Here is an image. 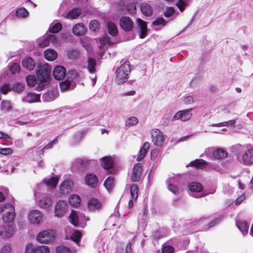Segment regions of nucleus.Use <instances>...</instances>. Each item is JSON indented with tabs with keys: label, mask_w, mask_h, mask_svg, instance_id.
<instances>
[{
	"label": "nucleus",
	"mask_w": 253,
	"mask_h": 253,
	"mask_svg": "<svg viewBox=\"0 0 253 253\" xmlns=\"http://www.w3.org/2000/svg\"><path fill=\"white\" fill-rule=\"evenodd\" d=\"M166 21L163 18L159 17L153 22L152 27L154 29L158 30L166 25Z\"/></svg>",
	"instance_id": "nucleus-33"
},
{
	"label": "nucleus",
	"mask_w": 253,
	"mask_h": 253,
	"mask_svg": "<svg viewBox=\"0 0 253 253\" xmlns=\"http://www.w3.org/2000/svg\"><path fill=\"white\" fill-rule=\"evenodd\" d=\"M26 82L28 86L33 87L37 83L36 78L34 75H29L26 77Z\"/></svg>",
	"instance_id": "nucleus-49"
},
{
	"label": "nucleus",
	"mask_w": 253,
	"mask_h": 253,
	"mask_svg": "<svg viewBox=\"0 0 253 253\" xmlns=\"http://www.w3.org/2000/svg\"><path fill=\"white\" fill-rule=\"evenodd\" d=\"M138 188L136 184H132L130 187V194L131 198L134 201L136 200L138 197Z\"/></svg>",
	"instance_id": "nucleus-43"
},
{
	"label": "nucleus",
	"mask_w": 253,
	"mask_h": 253,
	"mask_svg": "<svg viewBox=\"0 0 253 253\" xmlns=\"http://www.w3.org/2000/svg\"><path fill=\"white\" fill-rule=\"evenodd\" d=\"M192 109L184 110L178 111L172 117V121L180 120L181 121H186L189 120L192 117L191 111Z\"/></svg>",
	"instance_id": "nucleus-13"
},
{
	"label": "nucleus",
	"mask_w": 253,
	"mask_h": 253,
	"mask_svg": "<svg viewBox=\"0 0 253 253\" xmlns=\"http://www.w3.org/2000/svg\"><path fill=\"white\" fill-rule=\"evenodd\" d=\"M43 218L42 212L38 210H33L30 211L28 219L30 222L34 225L40 224Z\"/></svg>",
	"instance_id": "nucleus-11"
},
{
	"label": "nucleus",
	"mask_w": 253,
	"mask_h": 253,
	"mask_svg": "<svg viewBox=\"0 0 253 253\" xmlns=\"http://www.w3.org/2000/svg\"><path fill=\"white\" fill-rule=\"evenodd\" d=\"M188 188L192 192L198 193L202 191L203 186L200 183L192 182L189 184Z\"/></svg>",
	"instance_id": "nucleus-37"
},
{
	"label": "nucleus",
	"mask_w": 253,
	"mask_h": 253,
	"mask_svg": "<svg viewBox=\"0 0 253 253\" xmlns=\"http://www.w3.org/2000/svg\"><path fill=\"white\" fill-rule=\"evenodd\" d=\"M214 159H222L226 157L228 153L221 148L214 149Z\"/></svg>",
	"instance_id": "nucleus-34"
},
{
	"label": "nucleus",
	"mask_w": 253,
	"mask_h": 253,
	"mask_svg": "<svg viewBox=\"0 0 253 253\" xmlns=\"http://www.w3.org/2000/svg\"><path fill=\"white\" fill-rule=\"evenodd\" d=\"M175 12V10L173 7H168L164 12L165 16L169 17L171 16Z\"/></svg>",
	"instance_id": "nucleus-64"
},
{
	"label": "nucleus",
	"mask_w": 253,
	"mask_h": 253,
	"mask_svg": "<svg viewBox=\"0 0 253 253\" xmlns=\"http://www.w3.org/2000/svg\"><path fill=\"white\" fill-rule=\"evenodd\" d=\"M82 236V234L80 231L76 230L72 233L71 239L75 242L78 243L80 242Z\"/></svg>",
	"instance_id": "nucleus-52"
},
{
	"label": "nucleus",
	"mask_w": 253,
	"mask_h": 253,
	"mask_svg": "<svg viewBox=\"0 0 253 253\" xmlns=\"http://www.w3.org/2000/svg\"><path fill=\"white\" fill-rule=\"evenodd\" d=\"M55 238V232L53 230H48L41 232L36 237L37 240L41 243H48Z\"/></svg>",
	"instance_id": "nucleus-8"
},
{
	"label": "nucleus",
	"mask_w": 253,
	"mask_h": 253,
	"mask_svg": "<svg viewBox=\"0 0 253 253\" xmlns=\"http://www.w3.org/2000/svg\"><path fill=\"white\" fill-rule=\"evenodd\" d=\"M68 200L69 204L75 207H78L81 202L80 197L76 194L70 195Z\"/></svg>",
	"instance_id": "nucleus-36"
},
{
	"label": "nucleus",
	"mask_w": 253,
	"mask_h": 253,
	"mask_svg": "<svg viewBox=\"0 0 253 253\" xmlns=\"http://www.w3.org/2000/svg\"><path fill=\"white\" fill-rule=\"evenodd\" d=\"M36 246H34L33 244H28L25 248V253H36Z\"/></svg>",
	"instance_id": "nucleus-62"
},
{
	"label": "nucleus",
	"mask_w": 253,
	"mask_h": 253,
	"mask_svg": "<svg viewBox=\"0 0 253 253\" xmlns=\"http://www.w3.org/2000/svg\"><path fill=\"white\" fill-rule=\"evenodd\" d=\"M130 72L129 64L127 62L121 64L116 71V81L118 84L126 82L128 79Z\"/></svg>",
	"instance_id": "nucleus-4"
},
{
	"label": "nucleus",
	"mask_w": 253,
	"mask_h": 253,
	"mask_svg": "<svg viewBox=\"0 0 253 253\" xmlns=\"http://www.w3.org/2000/svg\"><path fill=\"white\" fill-rule=\"evenodd\" d=\"M53 75L56 80H62L66 75L65 69L62 66H57L54 68Z\"/></svg>",
	"instance_id": "nucleus-19"
},
{
	"label": "nucleus",
	"mask_w": 253,
	"mask_h": 253,
	"mask_svg": "<svg viewBox=\"0 0 253 253\" xmlns=\"http://www.w3.org/2000/svg\"><path fill=\"white\" fill-rule=\"evenodd\" d=\"M36 253H49L50 249L45 245L36 246Z\"/></svg>",
	"instance_id": "nucleus-44"
},
{
	"label": "nucleus",
	"mask_w": 253,
	"mask_h": 253,
	"mask_svg": "<svg viewBox=\"0 0 253 253\" xmlns=\"http://www.w3.org/2000/svg\"><path fill=\"white\" fill-rule=\"evenodd\" d=\"M68 205L66 201L64 200L58 201L55 205L54 209V215L58 217H62L67 211Z\"/></svg>",
	"instance_id": "nucleus-10"
},
{
	"label": "nucleus",
	"mask_w": 253,
	"mask_h": 253,
	"mask_svg": "<svg viewBox=\"0 0 253 253\" xmlns=\"http://www.w3.org/2000/svg\"><path fill=\"white\" fill-rule=\"evenodd\" d=\"M28 14V11L24 7L18 8L16 12V16L20 18H25Z\"/></svg>",
	"instance_id": "nucleus-41"
},
{
	"label": "nucleus",
	"mask_w": 253,
	"mask_h": 253,
	"mask_svg": "<svg viewBox=\"0 0 253 253\" xmlns=\"http://www.w3.org/2000/svg\"><path fill=\"white\" fill-rule=\"evenodd\" d=\"M1 213L2 219L4 223L12 222L15 217L14 207L9 203L1 205Z\"/></svg>",
	"instance_id": "nucleus-3"
},
{
	"label": "nucleus",
	"mask_w": 253,
	"mask_h": 253,
	"mask_svg": "<svg viewBox=\"0 0 253 253\" xmlns=\"http://www.w3.org/2000/svg\"><path fill=\"white\" fill-rule=\"evenodd\" d=\"M236 158L239 162L245 165L253 164V148H242L236 153Z\"/></svg>",
	"instance_id": "nucleus-5"
},
{
	"label": "nucleus",
	"mask_w": 253,
	"mask_h": 253,
	"mask_svg": "<svg viewBox=\"0 0 253 253\" xmlns=\"http://www.w3.org/2000/svg\"><path fill=\"white\" fill-rule=\"evenodd\" d=\"M141 167L140 164H136L133 169L131 179L132 181L136 182L139 180L141 175Z\"/></svg>",
	"instance_id": "nucleus-22"
},
{
	"label": "nucleus",
	"mask_w": 253,
	"mask_h": 253,
	"mask_svg": "<svg viewBox=\"0 0 253 253\" xmlns=\"http://www.w3.org/2000/svg\"><path fill=\"white\" fill-rule=\"evenodd\" d=\"M136 24L139 30L140 38H144L147 33V27L146 22L141 19L138 18L136 19Z\"/></svg>",
	"instance_id": "nucleus-17"
},
{
	"label": "nucleus",
	"mask_w": 253,
	"mask_h": 253,
	"mask_svg": "<svg viewBox=\"0 0 253 253\" xmlns=\"http://www.w3.org/2000/svg\"><path fill=\"white\" fill-rule=\"evenodd\" d=\"M14 233V228L12 225H5L0 230V236L4 240L11 238Z\"/></svg>",
	"instance_id": "nucleus-15"
},
{
	"label": "nucleus",
	"mask_w": 253,
	"mask_h": 253,
	"mask_svg": "<svg viewBox=\"0 0 253 253\" xmlns=\"http://www.w3.org/2000/svg\"><path fill=\"white\" fill-rule=\"evenodd\" d=\"M180 180V177L177 175H172L167 180L168 189L175 195L179 193V189L176 185Z\"/></svg>",
	"instance_id": "nucleus-9"
},
{
	"label": "nucleus",
	"mask_w": 253,
	"mask_h": 253,
	"mask_svg": "<svg viewBox=\"0 0 253 253\" xmlns=\"http://www.w3.org/2000/svg\"><path fill=\"white\" fill-rule=\"evenodd\" d=\"M189 165L200 169H204L208 166H209L215 170H218L220 169L218 165L208 163L203 159H196L194 161L191 162Z\"/></svg>",
	"instance_id": "nucleus-12"
},
{
	"label": "nucleus",
	"mask_w": 253,
	"mask_h": 253,
	"mask_svg": "<svg viewBox=\"0 0 253 253\" xmlns=\"http://www.w3.org/2000/svg\"><path fill=\"white\" fill-rule=\"evenodd\" d=\"M37 191L36 189L35 197L39 207L44 210L49 209L53 204L52 196L47 193L40 194Z\"/></svg>",
	"instance_id": "nucleus-2"
},
{
	"label": "nucleus",
	"mask_w": 253,
	"mask_h": 253,
	"mask_svg": "<svg viewBox=\"0 0 253 253\" xmlns=\"http://www.w3.org/2000/svg\"><path fill=\"white\" fill-rule=\"evenodd\" d=\"M12 248L9 244L6 243L3 245L0 249V253H11Z\"/></svg>",
	"instance_id": "nucleus-51"
},
{
	"label": "nucleus",
	"mask_w": 253,
	"mask_h": 253,
	"mask_svg": "<svg viewBox=\"0 0 253 253\" xmlns=\"http://www.w3.org/2000/svg\"><path fill=\"white\" fill-rule=\"evenodd\" d=\"M85 31L86 28L84 25L82 23H77L73 28V33L78 36L84 35Z\"/></svg>",
	"instance_id": "nucleus-24"
},
{
	"label": "nucleus",
	"mask_w": 253,
	"mask_h": 253,
	"mask_svg": "<svg viewBox=\"0 0 253 253\" xmlns=\"http://www.w3.org/2000/svg\"><path fill=\"white\" fill-rule=\"evenodd\" d=\"M101 166L105 169H109L112 168L114 161L110 156H106L101 159Z\"/></svg>",
	"instance_id": "nucleus-26"
},
{
	"label": "nucleus",
	"mask_w": 253,
	"mask_h": 253,
	"mask_svg": "<svg viewBox=\"0 0 253 253\" xmlns=\"http://www.w3.org/2000/svg\"><path fill=\"white\" fill-rule=\"evenodd\" d=\"M120 25L125 31L129 32L133 27V22L129 17L123 16L120 20Z\"/></svg>",
	"instance_id": "nucleus-14"
},
{
	"label": "nucleus",
	"mask_w": 253,
	"mask_h": 253,
	"mask_svg": "<svg viewBox=\"0 0 253 253\" xmlns=\"http://www.w3.org/2000/svg\"><path fill=\"white\" fill-rule=\"evenodd\" d=\"M51 67L48 64L40 65L36 71L39 84L37 86V90H42L44 85L48 82L50 78Z\"/></svg>",
	"instance_id": "nucleus-1"
},
{
	"label": "nucleus",
	"mask_w": 253,
	"mask_h": 253,
	"mask_svg": "<svg viewBox=\"0 0 253 253\" xmlns=\"http://www.w3.org/2000/svg\"><path fill=\"white\" fill-rule=\"evenodd\" d=\"M8 67L10 72L13 74L18 73L20 70V67L17 63H10Z\"/></svg>",
	"instance_id": "nucleus-45"
},
{
	"label": "nucleus",
	"mask_w": 253,
	"mask_h": 253,
	"mask_svg": "<svg viewBox=\"0 0 253 253\" xmlns=\"http://www.w3.org/2000/svg\"><path fill=\"white\" fill-rule=\"evenodd\" d=\"M59 179V178L58 176L50 177L49 178H44L43 180V182L47 187L54 188L57 184Z\"/></svg>",
	"instance_id": "nucleus-28"
},
{
	"label": "nucleus",
	"mask_w": 253,
	"mask_h": 253,
	"mask_svg": "<svg viewBox=\"0 0 253 253\" xmlns=\"http://www.w3.org/2000/svg\"><path fill=\"white\" fill-rule=\"evenodd\" d=\"M58 96V90L56 88H52L43 94L42 98L43 102H50L55 99Z\"/></svg>",
	"instance_id": "nucleus-16"
},
{
	"label": "nucleus",
	"mask_w": 253,
	"mask_h": 253,
	"mask_svg": "<svg viewBox=\"0 0 253 253\" xmlns=\"http://www.w3.org/2000/svg\"><path fill=\"white\" fill-rule=\"evenodd\" d=\"M44 56L48 61L54 60L57 56V52L52 49H47L44 52Z\"/></svg>",
	"instance_id": "nucleus-32"
},
{
	"label": "nucleus",
	"mask_w": 253,
	"mask_h": 253,
	"mask_svg": "<svg viewBox=\"0 0 253 253\" xmlns=\"http://www.w3.org/2000/svg\"><path fill=\"white\" fill-rule=\"evenodd\" d=\"M236 224L243 235H245L248 233L249 224L247 222L244 220H241L237 221Z\"/></svg>",
	"instance_id": "nucleus-31"
},
{
	"label": "nucleus",
	"mask_w": 253,
	"mask_h": 253,
	"mask_svg": "<svg viewBox=\"0 0 253 253\" xmlns=\"http://www.w3.org/2000/svg\"><path fill=\"white\" fill-rule=\"evenodd\" d=\"M114 185V178L111 176L108 177L104 182V186L108 191L113 188Z\"/></svg>",
	"instance_id": "nucleus-42"
},
{
	"label": "nucleus",
	"mask_w": 253,
	"mask_h": 253,
	"mask_svg": "<svg viewBox=\"0 0 253 253\" xmlns=\"http://www.w3.org/2000/svg\"><path fill=\"white\" fill-rule=\"evenodd\" d=\"M0 107L5 111H9L12 107L10 102L7 100L2 101L1 103Z\"/></svg>",
	"instance_id": "nucleus-55"
},
{
	"label": "nucleus",
	"mask_w": 253,
	"mask_h": 253,
	"mask_svg": "<svg viewBox=\"0 0 253 253\" xmlns=\"http://www.w3.org/2000/svg\"><path fill=\"white\" fill-rule=\"evenodd\" d=\"M81 14V10L78 8H74L69 11L64 17L69 19H75L78 18Z\"/></svg>",
	"instance_id": "nucleus-25"
},
{
	"label": "nucleus",
	"mask_w": 253,
	"mask_h": 253,
	"mask_svg": "<svg viewBox=\"0 0 253 253\" xmlns=\"http://www.w3.org/2000/svg\"><path fill=\"white\" fill-rule=\"evenodd\" d=\"M190 0H178L176 2V6L178 7L181 12H183L185 7L187 5V2Z\"/></svg>",
	"instance_id": "nucleus-48"
},
{
	"label": "nucleus",
	"mask_w": 253,
	"mask_h": 253,
	"mask_svg": "<svg viewBox=\"0 0 253 253\" xmlns=\"http://www.w3.org/2000/svg\"><path fill=\"white\" fill-rule=\"evenodd\" d=\"M173 248L169 245H164L162 248V253H173Z\"/></svg>",
	"instance_id": "nucleus-63"
},
{
	"label": "nucleus",
	"mask_w": 253,
	"mask_h": 253,
	"mask_svg": "<svg viewBox=\"0 0 253 253\" xmlns=\"http://www.w3.org/2000/svg\"><path fill=\"white\" fill-rule=\"evenodd\" d=\"M138 123V119L134 117H131L128 119L126 122V125L128 126H132Z\"/></svg>",
	"instance_id": "nucleus-53"
},
{
	"label": "nucleus",
	"mask_w": 253,
	"mask_h": 253,
	"mask_svg": "<svg viewBox=\"0 0 253 253\" xmlns=\"http://www.w3.org/2000/svg\"><path fill=\"white\" fill-rule=\"evenodd\" d=\"M73 182L71 180H65L60 185L59 192L61 194H67L70 192Z\"/></svg>",
	"instance_id": "nucleus-20"
},
{
	"label": "nucleus",
	"mask_w": 253,
	"mask_h": 253,
	"mask_svg": "<svg viewBox=\"0 0 253 253\" xmlns=\"http://www.w3.org/2000/svg\"><path fill=\"white\" fill-rule=\"evenodd\" d=\"M22 102L24 103H33L35 102H41L40 95L34 93L29 92L22 98Z\"/></svg>",
	"instance_id": "nucleus-18"
},
{
	"label": "nucleus",
	"mask_w": 253,
	"mask_h": 253,
	"mask_svg": "<svg viewBox=\"0 0 253 253\" xmlns=\"http://www.w3.org/2000/svg\"><path fill=\"white\" fill-rule=\"evenodd\" d=\"M11 90L10 85L8 84H4L0 88V91L1 93L5 94Z\"/></svg>",
	"instance_id": "nucleus-61"
},
{
	"label": "nucleus",
	"mask_w": 253,
	"mask_h": 253,
	"mask_svg": "<svg viewBox=\"0 0 253 253\" xmlns=\"http://www.w3.org/2000/svg\"><path fill=\"white\" fill-rule=\"evenodd\" d=\"M107 26L109 34L114 37L117 36L118 31L116 25L113 22L109 21L108 22Z\"/></svg>",
	"instance_id": "nucleus-38"
},
{
	"label": "nucleus",
	"mask_w": 253,
	"mask_h": 253,
	"mask_svg": "<svg viewBox=\"0 0 253 253\" xmlns=\"http://www.w3.org/2000/svg\"><path fill=\"white\" fill-rule=\"evenodd\" d=\"M62 25L60 23H57L50 26L49 31L52 33H57L62 29Z\"/></svg>",
	"instance_id": "nucleus-50"
},
{
	"label": "nucleus",
	"mask_w": 253,
	"mask_h": 253,
	"mask_svg": "<svg viewBox=\"0 0 253 253\" xmlns=\"http://www.w3.org/2000/svg\"><path fill=\"white\" fill-rule=\"evenodd\" d=\"M84 181L85 183L92 187H95L97 184V176L93 173H88L86 174Z\"/></svg>",
	"instance_id": "nucleus-21"
},
{
	"label": "nucleus",
	"mask_w": 253,
	"mask_h": 253,
	"mask_svg": "<svg viewBox=\"0 0 253 253\" xmlns=\"http://www.w3.org/2000/svg\"><path fill=\"white\" fill-rule=\"evenodd\" d=\"M100 24L96 20H93L90 22L89 24V29L93 31H95L99 27Z\"/></svg>",
	"instance_id": "nucleus-56"
},
{
	"label": "nucleus",
	"mask_w": 253,
	"mask_h": 253,
	"mask_svg": "<svg viewBox=\"0 0 253 253\" xmlns=\"http://www.w3.org/2000/svg\"><path fill=\"white\" fill-rule=\"evenodd\" d=\"M88 207L89 210L94 211L101 208L102 205L100 202L96 198H91L88 202Z\"/></svg>",
	"instance_id": "nucleus-29"
},
{
	"label": "nucleus",
	"mask_w": 253,
	"mask_h": 253,
	"mask_svg": "<svg viewBox=\"0 0 253 253\" xmlns=\"http://www.w3.org/2000/svg\"><path fill=\"white\" fill-rule=\"evenodd\" d=\"M71 82L69 80H66L65 81L62 82L60 84V89L62 91H64L70 88Z\"/></svg>",
	"instance_id": "nucleus-54"
},
{
	"label": "nucleus",
	"mask_w": 253,
	"mask_h": 253,
	"mask_svg": "<svg viewBox=\"0 0 253 253\" xmlns=\"http://www.w3.org/2000/svg\"><path fill=\"white\" fill-rule=\"evenodd\" d=\"M22 64L23 67L29 71L34 70L36 65L34 60L30 57H26L23 58Z\"/></svg>",
	"instance_id": "nucleus-23"
},
{
	"label": "nucleus",
	"mask_w": 253,
	"mask_h": 253,
	"mask_svg": "<svg viewBox=\"0 0 253 253\" xmlns=\"http://www.w3.org/2000/svg\"><path fill=\"white\" fill-rule=\"evenodd\" d=\"M236 123L235 120H231L228 121L213 124L211 125L212 126L222 127V126H234Z\"/></svg>",
	"instance_id": "nucleus-39"
},
{
	"label": "nucleus",
	"mask_w": 253,
	"mask_h": 253,
	"mask_svg": "<svg viewBox=\"0 0 253 253\" xmlns=\"http://www.w3.org/2000/svg\"><path fill=\"white\" fill-rule=\"evenodd\" d=\"M56 252L57 253H72L70 248L63 246L57 247Z\"/></svg>",
	"instance_id": "nucleus-58"
},
{
	"label": "nucleus",
	"mask_w": 253,
	"mask_h": 253,
	"mask_svg": "<svg viewBox=\"0 0 253 253\" xmlns=\"http://www.w3.org/2000/svg\"><path fill=\"white\" fill-rule=\"evenodd\" d=\"M112 42L110 41V38L107 35H105L99 39V48L101 50L106 49Z\"/></svg>",
	"instance_id": "nucleus-30"
},
{
	"label": "nucleus",
	"mask_w": 253,
	"mask_h": 253,
	"mask_svg": "<svg viewBox=\"0 0 253 253\" xmlns=\"http://www.w3.org/2000/svg\"><path fill=\"white\" fill-rule=\"evenodd\" d=\"M69 220L71 223L75 226L84 228L86 225L85 221L89 219L83 213L72 211L69 216Z\"/></svg>",
	"instance_id": "nucleus-6"
},
{
	"label": "nucleus",
	"mask_w": 253,
	"mask_h": 253,
	"mask_svg": "<svg viewBox=\"0 0 253 253\" xmlns=\"http://www.w3.org/2000/svg\"><path fill=\"white\" fill-rule=\"evenodd\" d=\"M25 88V84L22 83L15 84L12 86V90L18 93H21Z\"/></svg>",
	"instance_id": "nucleus-46"
},
{
	"label": "nucleus",
	"mask_w": 253,
	"mask_h": 253,
	"mask_svg": "<svg viewBox=\"0 0 253 253\" xmlns=\"http://www.w3.org/2000/svg\"><path fill=\"white\" fill-rule=\"evenodd\" d=\"M150 147L149 143L148 142H145L143 145V147L140 148L137 157V160L138 161H140L143 160L145 157L148 150H149Z\"/></svg>",
	"instance_id": "nucleus-27"
},
{
	"label": "nucleus",
	"mask_w": 253,
	"mask_h": 253,
	"mask_svg": "<svg viewBox=\"0 0 253 253\" xmlns=\"http://www.w3.org/2000/svg\"><path fill=\"white\" fill-rule=\"evenodd\" d=\"M50 40H49V35L44 38L42 41L39 42V45L42 47H44L48 45Z\"/></svg>",
	"instance_id": "nucleus-60"
},
{
	"label": "nucleus",
	"mask_w": 253,
	"mask_h": 253,
	"mask_svg": "<svg viewBox=\"0 0 253 253\" xmlns=\"http://www.w3.org/2000/svg\"><path fill=\"white\" fill-rule=\"evenodd\" d=\"M214 148L209 147L205 149L203 155H205L207 157L214 159Z\"/></svg>",
	"instance_id": "nucleus-47"
},
{
	"label": "nucleus",
	"mask_w": 253,
	"mask_h": 253,
	"mask_svg": "<svg viewBox=\"0 0 253 253\" xmlns=\"http://www.w3.org/2000/svg\"><path fill=\"white\" fill-rule=\"evenodd\" d=\"M141 11L142 13L146 16H150L152 13V8L149 4L147 3H143L141 4Z\"/></svg>",
	"instance_id": "nucleus-35"
},
{
	"label": "nucleus",
	"mask_w": 253,
	"mask_h": 253,
	"mask_svg": "<svg viewBox=\"0 0 253 253\" xmlns=\"http://www.w3.org/2000/svg\"><path fill=\"white\" fill-rule=\"evenodd\" d=\"M127 12L130 14H133L135 13L136 6L134 3L130 2L126 5Z\"/></svg>",
	"instance_id": "nucleus-57"
},
{
	"label": "nucleus",
	"mask_w": 253,
	"mask_h": 253,
	"mask_svg": "<svg viewBox=\"0 0 253 253\" xmlns=\"http://www.w3.org/2000/svg\"><path fill=\"white\" fill-rule=\"evenodd\" d=\"M49 40H50V42L54 46H58L60 44L59 40L54 35H49Z\"/></svg>",
	"instance_id": "nucleus-59"
},
{
	"label": "nucleus",
	"mask_w": 253,
	"mask_h": 253,
	"mask_svg": "<svg viewBox=\"0 0 253 253\" xmlns=\"http://www.w3.org/2000/svg\"><path fill=\"white\" fill-rule=\"evenodd\" d=\"M152 140L153 144L157 146H162L165 141V137L164 133L158 129H153L151 131Z\"/></svg>",
	"instance_id": "nucleus-7"
},
{
	"label": "nucleus",
	"mask_w": 253,
	"mask_h": 253,
	"mask_svg": "<svg viewBox=\"0 0 253 253\" xmlns=\"http://www.w3.org/2000/svg\"><path fill=\"white\" fill-rule=\"evenodd\" d=\"M96 65V62L95 59L88 58L87 69L89 73H93L95 72Z\"/></svg>",
	"instance_id": "nucleus-40"
}]
</instances>
